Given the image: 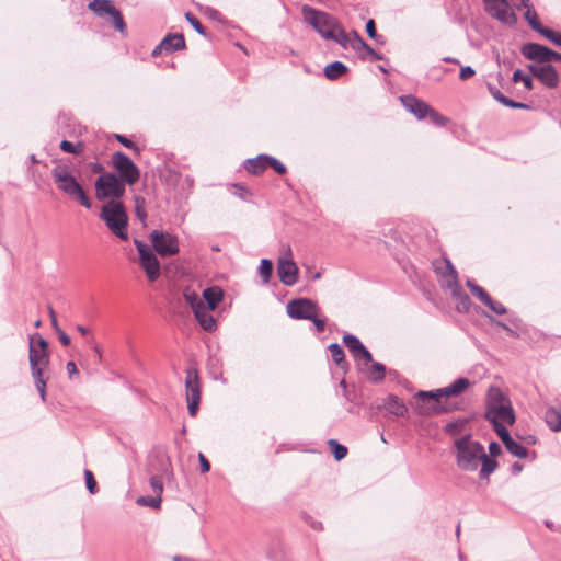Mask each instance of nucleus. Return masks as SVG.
Here are the masks:
<instances>
[{
    "mask_svg": "<svg viewBox=\"0 0 561 561\" xmlns=\"http://www.w3.org/2000/svg\"><path fill=\"white\" fill-rule=\"evenodd\" d=\"M62 151L78 154L83 150V142H60Z\"/></svg>",
    "mask_w": 561,
    "mask_h": 561,
    "instance_id": "45",
    "label": "nucleus"
},
{
    "mask_svg": "<svg viewBox=\"0 0 561 561\" xmlns=\"http://www.w3.org/2000/svg\"><path fill=\"white\" fill-rule=\"evenodd\" d=\"M467 286L473 296H476L482 304L490 302V295L480 286L476 285L472 280H467Z\"/></svg>",
    "mask_w": 561,
    "mask_h": 561,
    "instance_id": "36",
    "label": "nucleus"
},
{
    "mask_svg": "<svg viewBox=\"0 0 561 561\" xmlns=\"http://www.w3.org/2000/svg\"><path fill=\"white\" fill-rule=\"evenodd\" d=\"M366 32H367V35L373 39H375L377 37L376 24H375L374 20L370 19L367 21Z\"/></svg>",
    "mask_w": 561,
    "mask_h": 561,
    "instance_id": "55",
    "label": "nucleus"
},
{
    "mask_svg": "<svg viewBox=\"0 0 561 561\" xmlns=\"http://www.w3.org/2000/svg\"><path fill=\"white\" fill-rule=\"evenodd\" d=\"M490 92H491V94L493 95V98L495 100H497L499 102H501L502 104H504L506 106H510V107H513V108H525V107H527L523 103L514 102V101L507 99L499 90L493 89L491 87H490Z\"/></svg>",
    "mask_w": 561,
    "mask_h": 561,
    "instance_id": "35",
    "label": "nucleus"
},
{
    "mask_svg": "<svg viewBox=\"0 0 561 561\" xmlns=\"http://www.w3.org/2000/svg\"><path fill=\"white\" fill-rule=\"evenodd\" d=\"M427 116L434 124L439 125V126H444L448 122L447 117L443 116L442 114H439L437 111H435L432 107H430Z\"/></svg>",
    "mask_w": 561,
    "mask_h": 561,
    "instance_id": "46",
    "label": "nucleus"
},
{
    "mask_svg": "<svg viewBox=\"0 0 561 561\" xmlns=\"http://www.w3.org/2000/svg\"><path fill=\"white\" fill-rule=\"evenodd\" d=\"M552 60L561 61V54L551 50L550 51V61H552Z\"/></svg>",
    "mask_w": 561,
    "mask_h": 561,
    "instance_id": "63",
    "label": "nucleus"
},
{
    "mask_svg": "<svg viewBox=\"0 0 561 561\" xmlns=\"http://www.w3.org/2000/svg\"><path fill=\"white\" fill-rule=\"evenodd\" d=\"M185 376V398L191 416H195L201 402V381L195 368H187Z\"/></svg>",
    "mask_w": 561,
    "mask_h": 561,
    "instance_id": "11",
    "label": "nucleus"
},
{
    "mask_svg": "<svg viewBox=\"0 0 561 561\" xmlns=\"http://www.w3.org/2000/svg\"><path fill=\"white\" fill-rule=\"evenodd\" d=\"M51 175L57 188L69 196L70 198L79 202L83 207L90 209L91 201L87 196L83 187L79 184L76 178L72 175V172L69 165L65 163L57 164L51 170Z\"/></svg>",
    "mask_w": 561,
    "mask_h": 561,
    "instance_id": "3",
    "label": "nucleus"
},
{
    "mask_svg": "<svg viewBox=\"0 0 561 561\" xmlns=\"http://www.w3.org/2000/svg\"><path fill=\"white\" fill-rule=\"evenodd\" d=\"M353 37V31L350 33H346L344 28L339 24L336 30L333 33V36L330 38L332 41H335L340 45H342L344 48L351 46Z\"/></svg>",
    "mask_w": 561,
    "mask_h": 561,
    "instance_id": "30",
    "label": "nucleus"
},
{
    "mask_svg": "<svg viewBox=\"0 0 561 561\" xmlns=\"http://www.w3.org/2000/svg\"><path fill=\"white\" fill-rule=\"evenodd\" d=\"M481 470L480 476L482 478H488L497 467V463L495 460L488 457V455L484 453V457L481 459Z\"/></svg>",
    "mask_w": 561,
    "mask_h": 561,
    "instance_id": "34",
    "label": "nucleus"
},
{
    "mask_svg": "<svg viewBox=\"0 0 561 561\" xmlns=\"http://www.w3.org/2000/svg\"><path fill=\"white\" fill-rule=\"evenodd\" d=\"M95 193L100 201H116L125 194V184L114 173H103L95 181Z\"/></svg>",
    "mask_w": 561,
    "mask_h": 561,
    "instance_id": "8",
    "label": "nucleus"
},
{
    "mask_svg": "<svg viewBox=\"0 0 561 561\" xmlns=\"http://www.w3.org/2000/svg\"><path fill=\"white\" fill-rule=\"evenodd\" d=\"M548 426L553 431H561V411L548 409L545 415Z\"/></svg>",
    "mask_w": 561,
    "mask_h": 561,
    "instance_id": "28",
    "label": "nucleus"
},
{
    "mask_svg": "<svg viewBox=\"0 0 561 561\" xmlns=\"http://www.w3.org/2000/svg\"><path fill=\"white\" fill-rule=\"evenodd\" d=\"M343 342L356 360H364L365 365L371 362L370 352L356 336L347 334L343 337Z\"/></svg>",
    "mask_w": 561,
    "mask_h": 561,
    "instance_id": "18",
    "label": "nucleus"
},
{
    "mask_svg": "<svg viewBox=\"0 0 561 561\" xmlns=\"http://www.w3.org/2000/svg\"><path fill=\"white\" fill-rule=\"evenodd\" d=\"M369 364H371L370 370H369V377L375 380L383 379L385 366L380 363H374L373 360Z\"/></svg>",
    "mask_w": 561,
    "mask_h": 561,
    "instance_id": "41",
    "label": "nucleus"
},
{
    "mask_svg": "<svg viewBox=\"0 0 561 561\" xmlns=\"http://www.w3.org/2000/svg\"><path fill=\"white\" fill-rule=\"evenodd\" d=\"M48 313H49V318H50L51 325H53L54 330L59 331L60 327L58 325L57 317H56L54 309L49 308Z\"/></svg>",
    "mask_w": 561,
    "mask_h": 561,
    "instance_id": "60",
    "label": "nucleus"
},
{
    "mask_svg": "<svg viewBox=\"0 0 561 561\" xmlns=\"http://www.w3.org/2000/svg\"><path fill=\"white\" fill-rule=\"evenodd\" d=\"M347 72V67L341 61L329 64L324 68V75L329 80H336Z\"/></svg>",
    "mask_w": 561,
    "mask_h": 561,
    "instance_id": "26",
    "label": "nucleus"
},
{
    "mask_svg": "<svg viewBox=\"0 0 561 561\" xmlns=\"http://www.w3.org/2000/svg\"><path fill=\"white\" fill-rule=\"evenodd\" d=\"M150 486L152 491L154 492L156 496H160L163 492V483L162 479L158 476H154L150 479Z\"/></svg>",
    "mask_w": 561,
    "mask_h": 561,
    "instance_id": "50",
    "label": "nucleus"
},
{
    "mask_svg": "<svg viewBox=\"0 0 561 561\" xmlns=\"http://www.w3.org/2000/svg\"><path fill=\"white\" fill-rule=\"evenodd\" d=\"M161 502H162V499L160 496H139L137 500H136V503L139 505V506H148V507H151V508H160L161 506Z\"/></svg>",
    "mask_w": 561,
    "mask_h": 561,
    "instance_id": "38",
    "label": "nucleus"
},
{
    "mask_svg": "<svg viewBox=\"0 0 561 561\" xmlns=\"http://www.w3.org/2000/svg\"><path fill=\"white\" fill-rule=\"evenodd\" d=\"M66 369L70 378L78 374L77 366L73 362H68L66 365Z\"/></svg>",
    "mask_w": 561,
    "mask_h": 561,
    "instance_id": "61",
    "label": "nucleus"
},
{
    "mask_svg": "<svg viewBox=\"0 0 561 561\" xmlns=\"http://www.w3.org/2000/svg\"><path fill=\"white\" fill-rule=\"evenodd\" d=\"M400 101L402 105L419 119H423L427 116L431 106L426 102L414 95L400 96Z\"/></svg>",
    "mask_w": 561,
    "mask_h": 561,
    "instance_id": "20",
    "label": "nucleus"
},
{
    "mask_svg": "<svg viewBox=\"0 0 561 561\" xmlns=\"http://www.w3.org/2000/svg\"><path fill=\"white\" fill-rule=\"evenodd\" d=\"M513 81L519 82L522 81L527 90L533 89V80L529 76L524 75V72L520 69H517L513 73Z\"/></svg>",
    "mask_w": 561,
    "mask_h": 561,
    "instance_id": "43",
    "label": "nucleus"
},
{
    "mask_svg": "<svg viewBox=\"0 0 561 561\" xmlns=\"http://www.w3.org/2000/svg\"><path fill=\"white\" fill-rule=\"evenodd\" d=\"M491 423L493 424L496 434L499 435L504 445L512 439L508 431L506 430V425H508L506 422L496 421Z\"/></svg>",
    "mask_w": 561,
    "mask_h": 561,
    "instance_id": "39",
    "label": "nucleus"
},
{
    "mask_svg": "<svg viewBox=\"0 0 561 561\" xmlns=\"http://www.w3.org/2000/svg\"><path fill=\"white\" fill-rule=\"evenodd\" d=\"M222 298H224L222 289L218 286H213V287L206 288L203 291L202 299L206 301L207 309L214 310L221 302Z\"/></svg>",
    "mask_w": 561,
    "mask_h": 561,
    "instance_id": "23",
    "label": "nucleus"
},
{
    "mask_svg": "<svg viewBox=\"0 0 561 561\" xmlns=\"http://www.w3.org/2000/svg\"><path fill=\"white\" fill-rule=\"evenodd\" d=\"M210 311L211 310L207 309L206 305H204L193 312L199 325L207 332H213L217 328V322L210 314Z\"/></svg>",
    "mask_w": 561,
    "mask_h": 561,
    "instance_id": "22",
    "label": "nucleus"
},
{
    "mask_svg": "<svg viewBox=\"0 0 561 561\" xmlns=\"http://www.w3.org/2000/svg\"><path fill=\"white\" fill-rule=\"evenodd\" d=\"M329 351L331 353L332 359L337 365H341L344 362V351H343V348L339 344L332 343L329 346Z\"/></svg>",
    "mask_w": 561,
    "mask_h": 561,
    "instance_id": "42",
    "label": "nucleus"
},
{
    "mask_svg": "<svg viewBox=\"0 0 561 561\" xmlns=\"http://www.w3.org/2000/svg\"><path fill=\"white\" fill-rule=\"evenodd\" d=\"M134 204H135L136 217L145 226L146 225V219H147L146 199L142 196H140V195H136L134 197Z\"/></svg>",
    "mask_w": 561,
    "mask_h": 561,
    "instance_id": "31",
    "label": "nucleus"
},
{
    "mask_svg": "<svg viewBox=\"0 0 561 561\" xmlns=\"http://www.w3.org/2000/svg\"><path fill=\"white\" fill-rule=\"evenodd\" d=\"M483 305L489 307L496 314L502 316L506 313V308L501 302L493 300L491 297L490 302H484Z\"/></svg>",
    "mask_w": 561,
    "mask_h": 561,
    "instance_id": "52",
    "label": "nucleus"
},
{
    "mask_svg": "<svg viewBox=\"0 0 561 561\" xmlns=\"http://www.w3.org/2000/svg\"><path fill=\"white\" fill-rule=\"evenodd\" d=\"M329 445L336 460H342L347 455V448L339 444L335 439H330Z\"/></svg>",
    "mask_w": 561,
    "mask_h": 561,
    "instance_id": "40",
    "label": "nucleus"
},
{
    "mask_svg": "<svg viewBox=\"0 0 561 561\" xmlns=\"http://www.w3.org/2000/svg\"><path fill=\"white\" fill-rule=\"evenodd\" d=\"M476 75V71L470 66L461 67L459 78L462 81H466L470 78H472Z\"/></svg>",
    "mask_w": 561,
    "mask_h": 561,
    "instance_id": "54",
    "label": "nucleus"
},
{
    "mask_svg": "<svg viewBox=\"0 0 561 561\" xmlns=\"http://www.w3.org/2000/svg\"><path fill=\"white\" fill-rule=\"evenodd\" d=\"M58 337L64 346H68L70 344V337L59 328V331H56Z\"/></svg>",
    "mask_w": 561,
    "mask_h": 561,
    "instance_id": "59",
    "label": "nucleus"
},
{
    "mask_svg": "<svg viewBox=\"0 0 561 561\" xmlns=\"http://www.w3.org/2000/svg\"><path fill=\"white\" fill-rule=\"evenodd\" d=\"M304 20L311 25L323 38L330 39L336 30L339 22L330 14L316 10L308 4L302 5Z\"/></svg>",
    "mask_w": 561,
    "mask_h": 561,
    "instance_id": "7",
    "label": "nucleus"
},
{
    "mask_svg": "<svg viewBox=\"0 0 561 561\" xmlns=\"http://www.w3.org/2000/svg\"><path fill=\"white\" fill-rule=\"evenodd\" d=\"M457 466L465 471H474L484 457V447L470 438L463 436L455 440Z\"/></svg>",
    "mask_w": 561,
    "mask_h": 561,
    "instance_id": "4",
    "label": "nucleus"
},
{
    "mask_svg": "<svg viewBox=\"0 0 561 561\" xmlns=\"http://www.w3.org/2000/svg\"><path fill=\"white\" fill-rule=\"evenodd\" d=\"M111 16L113 19V24H114L115 28L118 30L119 32H124L126 25H125V22L123 20L122 14L119 13V11L116 10V13H113Z\"/></svg>",
    "mask_w": 561,
    "mask_h": 561,
    "instance_id": "53",
    "label": "nucleus"
},
{
    "mask_svg": "<svg viewBox=\"0 0 561 561\" xmlns=\"http://www.w3.org/2000/svg\"><path fill=\"white\" fill-rule=\"evenodd\" d=\"M89 8L100 15H112L117 10L110 0H94L90 2Z\"/></svg>",
    "mask_w": 561,
    "mask_h": 561,
    "instance_id": "27",
    "label": "nucleus"
},
{
    "mask_svg": "<svg viewBox=\"0 0 561 561\" xmlns=\"http://www.w3.org/2000/svg\"><path fill=\"white\" fill-rule=\"evenodd\" d=\"M287 314L293 319H313L319 313L316 302L308 298H299L290 300L286 306Z\"/></svg>",
    "mask_w": 561,
    "mask_h": 561,
    "instance_id": "14",
    "label": "nucleus"
},
{
    "mask_svg": "<svg viewBox=\"0 0 561 561\" xmlns=\"http://www.w3.org/2000/svg\"><path fill=\"white\" fill-rule=\"evenodd\" d=\"M524 16L525 19L527 20L529 26L536 31V32H540L542 30V24L540 23L539 19H538V15L536 13V11L533 9V5L529 7L528 9L525 10L524 12Z\"/></svg>",
    "mask_w": 561,
    "mask_h": 561,
    "instance_id": "33",
    "label": "nucleus"
},
{
    "mask_svg": "<svg viewBox=\"0 0 561 561\" xmlns=\"http://www.w3.org/2000/svg\"><path fill=\"white\" fill-rule=\"evenodd\" d=\"M183 297L186 304L192 308L193 312L199 309V307L206 305L198 294L190 288L184 289Z\"/></svg>",
    "mask_w": 561,
    "mask_h": 561,
    "instance_id": "29",
    "label": "nucleus"
},
{
    "mask_svg": "<svg viewBox=\"0 0 561 561\" xmlns=\"http://www.w3.org/2000/svg\"><path fill=\"white\" fill-rule=\"evenodd\" d=\"M273 272V264L270 260L263 259L259 266V274L262 277L264 284H267L271 279Z\"/></svg>",
    "mask_w": 561,
    "mask_h": 561,
    "instance_id": "37",
    "label": "nucleus"
},
{
    "mask_svg": "<svg viewBox=\"0 0 561 561\" xmlns=\"http://www.w3.org/2000/svg\"><path fill=\"white\" fill-rule=\"evenodd\" d=\"M529 70L545 85L556 88L559 83V77L556 69L551 65H530Z\"/></svg>",
    "mask_w": 561,
    "mask_h": 561,
    "instance_id": "16",
    "label": "nucleus"
},
{
    "mask_svg": "<svg viewBox=\"0 0 561 561\" xmlns=\"http://www.w3.org/2000/svg\"><path fill=\"white\" fill-rule=\"evenodd\" d=\"M268 158L267 154H260L255 158L248 159L244 161V168L249 173L260 174L264 170L268 168L267 161L265 159Z\"/></svg>",
    "mask_w": 561,
    "mask_h": 561,
    "instance_id": "24",
    "label": "nucleus"
},
{
    "mask_svg": "<svg viewBox=\"0 0 561 561\" xmlns=\"http://www.w3.org/2000/svg\"><path fill=\"white\" fill-rule=\"evenodd\" d=\"M485 416L490 422L504 421L508 425L515 422L511 401L497 387H490L488 390Z\"/></svg>",
    "mask_w": 561,
    "mask_h": 561,
    "instance_id": "5",
    "label": "nucleus"
},
{
    "mask_svg": "<svg viewBox=\"0 0 561 561\" xmlns=\"http://www.w3.org/2000/svg\"><path fill=\"white\" fill-rule=\"evenodd\" d=\"M265 161H267L268 168H272L278 174H284L286 172V167L277 159L268 156V158H266Z\"/></svg>",
    "mask_w": 561,
    "mask_h": 561,
    "instance_id": "49",
    "label": "nucleus"
},
{
    "mask_svg": "<svg viewBox=\"0 0 561 561\" xmlns=\"http://www.w3.org/2000/svg\"><path fill=\"white\" fill-rule=\"evenodd\" d=\"M185 18L188 21V23L195 28L196 32H198L202 35H205V33H206L205 28H204V26L202 25V23L199 22V20L195 15H193L190 12H187L185 14Z\"/></svg>",
    "mask_w": 561,
    "mask_h": 561,
    "instance_id": "47",
    "label": "nucleus"
},
{
    "mask_svg": "<svg viewBox=\"0 0 561 561\" xmlns=\"http://www.w3.org/2000/svg\"><path fill=\"white\" fill-rule=\"evenodd\" d=\"M113 167L124 184L133 185L139 180V169L136 164L122 152H116L112 158Z\"/></svg>",
    "mask_w": 561,
    "mask_h": 561,
    "instance_id": "12",
    "label": "nucleus"
},
{
    "mask_svg": "<svg viewBox=\"0 0 561 561\" xmlns=\"http://www.w3.org/2000/svg\"><path fill=\"white\" fill-rule=\"evenodd\" d=\"M277 275L286 286H293L298 280L299 270L293 260V252L289 245L284 244L277 260Z\"/></svg>",
    "mask_w": 561,
    "mask_h": 561,
    "instance_id": "9",
    "label": "nucleus"
},
{
    "mask_svg": "<svg viewBox=\"0 0 561 561\" xmlns=\"http://www.w3.org/2000/svg\"><path fill=\"white\" fill-rule=\"evenodd\" d=\"M350 47L359 51L363 50L364 47H367V43L360 37V35L356 31H353V37Z\"/></svg>",
    "mask_w": 561,
    "mask_h": 561,
    "instance_id": "48",
    "label": "nucleus"
},
{
    "mask_svg": "<svg viewBox=\"0 0 561 561\" xmlns=\"http://www.w3.org/2000/svg\"><path fill=\"white\" fill-rule=\"evenodd\" d=\"M489 450H490V454L492 456H496L501 453V446L495 443V442H492L490 445H489Z\"/></svg>",
    "mask_w": 561,
    "mask_h": 561,
    "instance_id": "62",
    "label": "nucleus"
},
{
    "mask_svg": "<svg viewBox=\"0 0 561 561\" xmlns=\"http://www.w3.org/2000/svg\"><path fill=\"white\" fill-rule=\"evenodd\" d=\"M440 284L443 287L456 293L458 289V275L450 261H445L444 271L442 272Z\"/></svg>",
    "mask_w": 561,
    "mask_h": 561,
    "instance_id": "21",
    "label": "nucleus"
},
{
    "mask_svg": "<svg viewBox=\"0 0 561 561\" xmlns=\"http://www.w3.org/2000/svg\"><path fill=\"white\" fill-rule=\"evenodd\" d=\"M185 48V39L182 34H169L160 44L152 50V56L156 57L162 51L172 53Z\"/></svg>",
    "mask_w": 561,
    "mask_h": 561,
    "instance_id": "19",
    "label": "nucleus"
},
{
    "mask_svg": "<svg viewBox=\"0 0 561 561\" xmlns=\"http://www.w3.org/2000/svg\"><path fill=\"white\" fill-rule=\"evenodd\" d=\"M385 408L391 414L404 416L408 413L405 404L396 396H389L385 401Z\"/></svg>",
    "mask_w": 561,
    "mask_h": 561,
    "instance_id": "25",
    "label": "nucleus"
},
{
    "mask_svg": "<svg viewBox=\"0 0 561 561\" xmlns=\"http://www.w3.org/2000/svg\"><path fill=\"white\" fill-rule=\"evenodd\" d=\"M470 386L469 379L458 378L447 387L434 391H419L415 396L420 401L417 412L422 415H432L453 411L455 407L449 403L448 397L459 396Z\"/></svg>",
    "mask_w": 561,
    "mask_h": 561,
    "instance_id": "1",
    "label": "nucleus"
},
{
    "mask_svg": "<svg viewBox=\"0 0 561 561\" xmlns=\"http://www.w3.org/2000/svg\"><path fill=\"white\" fill-rule=\"evenodd\" d=\"M134 242L139 254L141 268L146 273L147 278L150 282H154L160 277V262L148 244L137 239Z\"/></svg>",
    "mask_w": 561,
    "mask_h": 561,
    "instance_id": "10",
    "label": "nucleus"
},
{
    "mask_svg": "<svg viewBox=\"0 0 561 561\" xmlns=\"http://www.w3.org/2000/svg\"><path fill=\"white\" fill-rule=\"evenodd\" d=\"M199 463H201V471L203 473L208 472L210 469L209 461L206 459V457L203 454L198 455Z\"/></svg>",
    "mask_w": 561,
    "mask_h": 561,
    "instance_id": "57",
    "label": "nucleus"
},
{
    "mask_svg": "<svg viewBox=\"0 0 561 561\" xmlns=\"http://www.w3.org/2000/svg\"><path fill=\"white\" fill-rule=\"evenodd\" d=\"M77 331L80 332L82 335H88L90 333L89 329H87L83 325H77L76 327Z\"/></svg>",
    "mask_w": 561,
    "mask_h": 561,
    "instance_id": "64",
    "label": "nucleus"
},
{
    "mask_svg": "<svg viewBox=\"0 0 561 561\" xmlns=\"http://www.w3.org/2000/svg\"><path fill=\"white\" fill-rule=\"evenodd\" d=\"M318 314H319V313H316V314H314V318H313V319H310V320L314 323L316 329H317V331H318V332H323V331H324V329H325V321H324L323 319H320V318L318 317Z\"/></svg>",
    "mask_w": 561,
    "mask_h": 561,
    "instance_id": "56",
    "label": "nucleus"
},
{
    "mask_svg": "<svg viewBox=\"0 0 561 561\" xmlns=\"http://www.w3.org/2000/svg\"><path fill=\"white\" fill-rule=\"evenodd\" d=\"M28 360L32 377L43 401L46 400V380L44 371L49 365V352L47 341L38 333L28 337Z\"/></svg>",
    "mask_w": 561,
    "mask_h": 561,
    "instance_id": "2",
    "label": "nucleus"
},
{
    "mask_svg": "<svg viewBox=\"0 0 561 561\" xmlns=\"http://www.w3.org/2000/svg\"><path fill=\"white\" fill-rule=\"evenodd\" d=\"M84 478H85V484L87 489L91 494H94L96 492V481L94 479L93 473L90 470H84Z\"/></svg>",
    "mask_w": 561,
    "mask_h": 561,
    "instance_id": "51",
    "label": "nucleus"
},
{
    "mask_svg": "<svg viewBox=\"0 0 561 561\" xmlns=\"http://www.w3.org/2000/svg\"><path fill=\"white\" fill-rule=\"evenodd\" d=\"M504 446L507 449V451H510L517 458H526L528 455V450L513 438L510 442H507Z\"/></svg>",
    "mask_w": 561,
    "mask_h": 561,
    "instance_id": "32",
    "label": "nucleus"
},
{
    "mask_svg": "<svg viewBox=\"0 0 561 561\" xmlns=\"http://www.w3.org/2000/svg\"><path fill=\"white\" fill-rule=\"evenodd\" d=\"M100 217L113 234L121 240H128V216L123 203L115 199L105 203L101 208Z\"/></svg>",
    "mask_w": 561,
    "mask_h": 561,
    "instance_id": "6",
    "label": "nucleus"
},
{
    "mask_svg": "<svg viewBox=\"0 0 561 561\" xmlns=\"http://www.w3.org/2000/svg\"><path fill=\"white\" fill-rule=\"evenodd\" d=\"M550 51L546 46L540 44L529 43L523 46V55L530 60H536V65H548L550 62Z\"/></svg>",
    "mask_w": 561,
    "mask_h": 561,
    "instance_id": "17",
    "label": "nucleus"
},
{
    "mask_svg": "<svg viewBox=\"0 0 561 561\" xmlns=\"http://www.w3.org/2000/svg\"><path fill=\"white\" fill-rule=\"evenodd\" d=\"M513 2V5L520 10V9H528L529 7H531V3L529 0H512Z\"/></svg>",
    "mask_w": 561,
    "mask_h": 561,
    "instance_id": "58",
    "label": "nucleus"
},
{
    "mask_svg": "<svg viewBox=\"0 0 561 561\" xmlns=\"http://www.w3.org/2000/svg\"><path fill=\"white\" fill-rule=\"evenodd\" d=\"M547 39L561 47V34L547 27H542L539 32Z\"/></svg>",
    "mask_w": 561,
    "mask_h": 561,
    "instance_id": "44",
    "label": "nucleus"
},
{
    "mask_svg": "<svg viewBox=\"0 0 561 561\" xmlns=\"http://www.w3.org/2000/svg\"><path fill=\"white\" fill-rule=\"evenodd\" d=\"M485 10L499 21L513 25L516 23V15L512 11L507 0H483Z\"/></svg>",
    "mask_w": 561,
    "mask_h": 561,
    "instance_id": "15",
    "label": "nucleus"
},
{
    "mask_svg": "<svg viewBox=\"0 0 561 561\" xmlns=\"http://www.w3.org/2000/svg\"><path fill=\"white\" fill-rule=\"evenodd\" d=\"M150 241L156 252L163 257L175 255L180 251L178 237L169 232L153 230L150 233Z\"/></svg>",
    "mask_w": 561,
    "mask_h": 561,
    "instance_id": "13",
    "label": "nucleus"
}]
</instances>
